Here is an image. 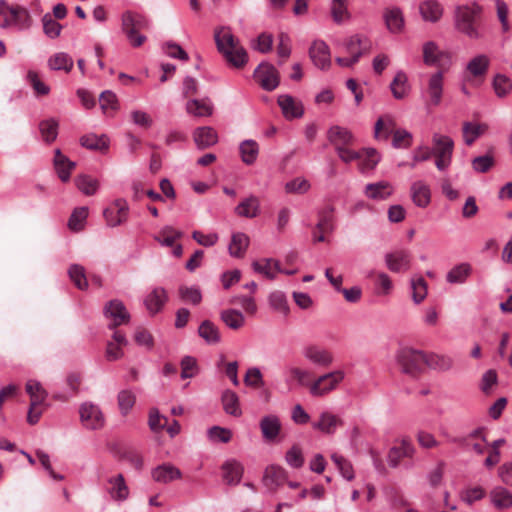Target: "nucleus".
Wrapping results in <instances>:
<instances>
[{
    "mask_svg": "<svg viewBox=\"0 0 512 512\" xmlns=\"http://www.w3.org/2000/svg\"><path fill=\"white\" fill-rule=\"evenodd\" d=\"M309 54L311 60L318 68L325 69L329 67L331 63L330 51L325 42L320 40L314 41L310 47Z\"/></svg>",
    "mask_w": 512,
    "mask_h": 512,
    "instance_id": "aec40b11",
    "label": "nucleus"
},
{
    "mask_svg": "<svg viewBox=\"0 0 512 512\" xmlns=\"http://www.w3.org/2000/svg\"><path fill=\"white\" fill-rule=\"evenodd\" d=\"M244 383L251 388H262L265 385L263 375L258 367H251L246 371Z\"/></svg>",
    "mask_w": 512,
    "mask_h": 512,
    "instance_id": "69168bd1",
    "label": "nucleus"
},
{
    "mask_svg": "<svg viewBox=\"0 0 512 512\" xmlns=\"http://www.w3.org/2000/svg\"><path fill=\"white\" fill-rule=\"evenodd\" d=\"M218 51L235 68H242L248 61L245 48L234 34H214Z\"/></svg>",
    "mask_w": 512,
    "mask_h": 512,
    "instance_id": "f257e3e1",
    "label": "nucleus"
},
{
    "mask_svg": "<svg viewBox=\"0 0 512 512\" xmlns=\"http://www.w3.org/2000/svg\"><path fill=\"white\" fill-rule=\"evenodd\" d=\"M167 301L166 291L157 287L154 288L145 298L144 304L151 314L158 313Z\"/></svg>",
    "mask_w": 512,
    "mask_h": 512,
    "instance_id": "7c9ffc66",
    "label": "nucleus"
},
{
    "mask_svg": "<svg viewBox=\"0 0 512 512\" xmlns=\"http://www.w3.org/2000/svg\"><path fill=\"white\" fill-rule=\"evenodd\" d=\"M487 129L488 126L484 123L464 122L462 128L464 142L468 146L472 145Z\"/></svg>",
    "mask_w": 512,
    "mask_h": 512,
    "instance_id": "ea45409f",
    "label": "nucleus"
},
{
    "mask_svg": "<svg viewBox=\"0 0 512 512\" xmlns=\"http://www.w3.org/2000/svg\"><path fill=\"white\" fill-rule=\"evenodd\" d=\"M80 144L87 149L104 151L108 149L109 140L105 135L87 134L80 138Z\"/></svg>",
    "mask_w": 512,
    "mask_h": 512,
    "instance_id": "8fccbe9b",
    "label": "nucleus"
},
{
    "mask_svg": "<svg viewBox=\"0 0 512 512\" xmlns=\"http://www.w3.org/2000/svg\"><path fill=\"white\" fill-rule=\"evenodd\" d=\"M87 216H88V208L87 207L76 208L69 218V221H68L69 228L75 232L82 230Z\"/></svg>",
    "mask_w": 512,
    "mask_h": 512,
    "instance_id": "0e129e2a",
    "label": "nucleus"
},
{
    "mask_svg": "<svg viewBox=\"0 0 512 512\" xmlns=\"http://www.w3.org/2000/svg\"><path fill=\"white\" fill-rule=\"evenodd\" d=\"M472 274V266L462 262L452 267L446 274V281L450 284H463Z\"/></svg>",
    "mask_w": 512,
    "mask_h": 512,
    "instance_id": "473e14b6",
    "label": "nucleus"
},
{
    "mask_svg": "<svg viewBox=\"0 0 512 512\" xmlns=\"http://www.w3.org/2000/svg\"><path fill=\"white\" fill-rule=\"evenodd\" d=\"M310 188V182L304 177H296L285 184V191L288 194H305Z\"/></svg>",
    "mask_w": 512,
    "mask_h": 512,
    "instance_id": "680f3d73",
    "label": "nucleus"
},
{
    "mask_svg": "<svg viewBox=\"0 0 512 512\" xmlns=\"http://www.w3.org/2000/svg\"><path fill=\"white\" fill-rule=\"evenodd\" d=\"M491 502L499 509L512 507V493L504 487H495L490 492Z\"/></svg>",
    "mask_w": 512,
    "mask_h": 512,
    "instance_id": "c03bdc74",
    "label": "nucleus"
},
{
    "mask_svg": "<svg viewBox=\"0 0 512 512\" xmlns=\"http://www.w3.org/2000/svg\"><path fill=\"white\" fill-rule=\"evenodd\" d=\"M117 402H118V407H119L120 413L123 416H126L131 411L133 406L135 405L136 396L133 393V391H131L129 389H124L118 393Z\"/></svg>",
    "mask_w": 512,
    "mask_h": 512,
    "instance_id": "6e6d98bb",
    "label": "nucleus"
},
{
    "mask_svg": "<svg viewBox=\"0 0 512 512\" xmlns=\"http://www.w3.org/2000/svg\"><path fill=\"white\" fill-rule=\"evenodd\" d=\"M413 136L406 129H398L392 138V146L395 149H406L412 145Z\"/></svg>",
    "mask_w": 512,
    "mask_h": 512,
    "instance_id": "774afa93",
    "label": "nucleus"
},
{
    "mask_svg": "<svg viewBox=\"0 0 512 512\" xmlns=\"http://www.w3.org/2000/svg\"><path fill=\"white\" fill-rule=\"evenodd\" d=\"M123 32H140L150 29L149 20L142 14L127 11L122 15Z\"/></svg>",
    "mask_w": 512,
    "mask_h": 512,
    "instance_id": "6ab92c4d",
    "label": "nucleus"
},
{
    "mask_svg": "<svg viewBox=\"0 0 512 512\" xmlns=\"http://www.w3.org/2000/svg\"><path fill=\"white\" fill-rule=\"evenodd\" d=\"M419 11L422 18L430 22L438 21L443 14L442 6L436 0H426L422 2L419 6Z\"/></svg>",
    "mask_w": 512,
    "mask_h": 512,
    "instance_id": "4c0bfd02",
    "label": "nucleus"
},
{
    "mask_svg": "<svg viewBox=\"0 0 512 512\" xmlns=\"http://www.w3.org/2000/svg\"><path fill=\"white\" fill-rule=\"evenodd\" d=\"M415 448L408 439H402L399 446H394L389 450L387 461L390 467L397 468L404 458H412Z\"/></svg>",
    "mask_w": 512,
    "mask_h": 512,
    "instance_id": "f3484780",
    "label": "nucleus"
},
{
    "mask_svg": "<svg viewBox=\"0 0 512 512\" xmlns=\"http://www.w3.org/2000/svg\"><path fill=\"white\" fill-rule=\"evenodd\" d=\"M223 478L230 485L240 482L243 475V466L236 460H228L222 466Z\"/></svg>",
    "mask_w": 512,
    "mask_h": 512,
    "instance_id": "f704fd0d",
    "label": "nucleus"
},
{
    "mask_svg": "<svg viewBox=\"0 0 512 512\" xmlns=\"http://www.w3.org/2000/svg\"><path fill=\"white\" fill-rule=\"evenodd\" d=\"M239 150L242 161L247 165L253 164L259 154V146L257 142L252 139L241 142Z\"/></svg>",
    "mask_w": 512,
    "mask_h": 512,
    "instance_id": "de8ad7c7",
    "label": "nucleus"
},
{
    "mask_svg": "<svg viewBox=\"0 0 512 512\" xmlns=\"http://www.w3.org/2000/svg\"><path fill=\"white\" fill-rule=\"evenodd\" d=\"M193 138L196 146L199 149H205L213 146L218 141L216 131L209 126L199 127L195 129Z\"/></svg>",
    "mask_w": 512,
    "mask_h": 512,
    "instance_id": "bb28decb",
    "label": "nucleus"
},
{
    "mask_svg": "<svg viewBox=\"0 0 512 512\" xmlns=\"http://www.w3.org/2000/svg\"><path fill=\"white\" fill-rule=\"evenodd\" d=\"M223 409L227 414L234 417H239L242 414V410L239 403L238 395L231 391L225 390L221 397Z\"/></svg>",
    "mask_w": 512,
    "mask_h": 512,
    "instance_id": "79ce46f5",
    "label": "nucleus"
},
{
    "mask_svg": "<svg viewBox=\"0 0 512 512\" xmlns=\"http://www.w3.org/2000/svg\"><path fill=\"white\" fill-rule=\"evenodd\" d=\"M262 436L266 441L274 440L280 433L281 423L277 416L267 415L260 421Z\"/></svg>",
    "mask_w": 512,
    "mask_h": 512,
    "instance_id": "2f4dec72",
    "label": "nucleus"
},
{
    "mask_svg": "<svg viewBox=\"0 0 512 512\" xmlns=\"http://www.w3.org/2000/svg\"><path fill=\"white\" fill-rule=\"evenodd\" d=\"M198 334L209 345H216L221 341L218 327L210 320H204L199 325Z\"/></svg>",
    "mask_w": 512,
    "mask_h": 512,
    "instance_id": "e433bc0d",
    "label": "nucleus"
},
{
    "mask_svg": "<svg viewBox=\"0 0 512 512\" xmlns=\"http://www.w3.org/2000/svg\"><path fill=\"white\" fill-rule=\"evenodd\" d=\"M68 275L78 289L85 290L88 287L86 273L83 266L79 264H72L68 269Z\"/></svg>",
    "mask_w": 512,
    "mask_h": 512,
    "instance_id": "4d7b16f0",
    "label": "nucleus"
},
{
    "mask_svg": "<svg viewBox=\"0 0 512 512\" xmlns=\"http://www.w3.org/2000/svg\"><path fill=\"white\" fill-rule=\"evenodd\" d=\"M344 378L345 372L342 370L322 374L309 385V393L316 398L324 397L336 390Z\"/></svg>",
    "mask_w": 512,
    "mask_h": 512,
    "instance_id": "423d86ee",
    "label": "nucleus"
},
{
    "mask_svg": "<svg viewBox=\"0 0 512 512\" xmlns=\"http://www.w3.org/2000/svg\"><path fill=\"white\" fill-rule=\"evenodd\" d=\"M398 129L396 128L395 118L391 114H385L380 116L375 122L374 137L379 141H387Z\"/></svg>",
    "mask_w": 512,
    "mask_h": 512,
    "instance_id": "a211bd4d",
    "label": "nucleus"
},
{
    "mask_svg": "<svg viewBox=\"0 0 512 512\" xmlns=\"http://www.w3.org/2000/svg\"><path fill=\"white\" fill-rule=\"evenodd\" d=\"M303 357L317 367H329L334 362L331 351L316 344H309L302 349Z\"/></svg>",
    "mask_w": 512,
    "mask_h": 512,
    "instance_id": "9b49d317",
    "label": "nucleus"
},
{
    "mask_svg": "<svg viewBox=\"0 0 512 512\" xmlns=\"http://www.w3.org/2000/svg\"><path fill=\"white\" fill-rule=\"evenodd\" d=\"M384 19L386 26L390 31H396L403 28L404 19L399 8H392L387 10L384 14Z\"/></svg>",
    "mask_w": 512,
    "mask_h": 512,
    "instance_id": "bf43d9fd",
    "label": "nucleus"
},
{
    "mask_svg": "<svg viewBox=\"0 0 512 512\" xmlns=\"http://www.w3.org/2000/svg\"><path fill=\"white\" fill-rule=\"evenodd\" d=\"M251 47L260 53H268L273 47L272 34H256L254 38L250 40Z\"/></svg>",
    "mask_w": 512,
    "mask_h": 512,
    "instance_id": "e2e57ef3",
    "label": "nucleus"
},
{
    "mask_svg": "<svg viewBox=\"0 0 512 512\" xmlns=\"http://www.w3.org/2000/svg\"><path fill=\"white\" fill-rule=\"evenodd\" d=\"M433 147L432 155L435 156V165L439 171H445L449 168L452 161L454 150V141L451 137L434 133L432 136Z\"/></svg>",
    "mask_w": 512,
    "mask_h": 512,
    "instance_id": "39448f33",
    "label": "nucleus"
},
{
    "mask_svg": "<svg viewBox=\"0 0 512 512\" xmlns=\"http://www.w3.org/2000/svg\"><path fill=\"white\" fill-rule=\"evenodd\" d=\"M411 197L416 206L425 208L431 200L429 186L421 180L414 182L411 185Z\"/></svg>",
    "mask_w": 512,
    "mask_h": 512,
    "instance_id": "72a5a7b5",
    "label": "nucleus"
},
{
    "mask_svg": "<svg viewBox=\"0 0 512 512\" xmlns=\"http://www.w3.org/2000/svg\"><path fill=\"white\" fill-rule=\"evenodd\" d=\"M371 48V42L365 34H352L345 38L340 46V51L345 56L336 58V62L344 67H350Z\"/></svg>",
    "mask_w": 512,
    "mask_h": 512,
    "instance_id": "f03ea898",
    "label": "nucleus"
},
{
    "mask_svg": "<svg viewBox=\"0 0 512 512\" xmlns=\"http://www.w3.org/2000/svg\"><path fill=\"white\" fill-rule=\"evenodd\" d=\"M234 212L239 217L256 218L261 212L260 199L255 195H250L240 201L235 207Z\"/></svg>",
    "mask_w": 512,
    "mask_h": 512,
    "instance_id": "5701e85b",
    "label": "nucleus"
},
{
    "mask_svg": "<svg viewBox=\"0 0 512 512\" xmlns=\"http://www.w3.org/2000/svg\"><path fill=\"white\" fill-rule=\"evenodd\" d=\"M375 294L379 296L389 295L393 290V282L390 276L384 272H379L374 280Z\"/></svg>",
    "mask_w": 512,
    "mask_h": 512,
    "instance_id": "13d9d810",
    "label": "nucleus"
},
{
    "mask_svg": "<svg viewBox=\"0 0 512 512\" xmlns=\"http://www.w3.org/2000/svg\"><path fill=\"white\" fill-rule=\"evenodd\" d=\"M451 58L449 51L441 49L434 42H427L423 46V61L428 66L447 68L451 64Z\"/></svg>",
    "mask_w": 512,
    "mask_h": 512,
    "instance_id": "9d476101",
    "label": "nucleus"
},
{
    "mask_svg": "<svg viewBox=\"0 0 512 512\" xmlns=\"http://www.w3.org/2000/svg\"><path fill=\"white\" fill-rule=\"evenodd\" d=\"M456 27L462 32H475L482 20V7L473 2L455 8Z\"/></svg>",
    "mask_w": 512,
    "mask_h": 512,
    "instance_id": "20e7f679",
    "label": "nucleus"
},
{
    "mask_svg": "<svg viewBox=\"0 0 512 512\" xmlns=\"http://www.w3.org/2000/svg\"><path fill=\"white\" fill-rule=\"evenodd\" d=\"M74 182L76 187L86 196L96 194L100 186L99 181L96 178L86 174L78 175Z\"/></svg>",
    "mask_w": 512,
    "mask_h": 512,
    "instance_id": "49530a36",
    "label": "nucleus"
},
{
    "mask_svg": "<svg viewBox=\"0 0 512 512\" xmlns=\"http://www.w3.org/2000/svg\"><path fill=\"white\" fill-rule=\"evenodd\" d=\"M252 267L255 272L264 275L268 279H275L277 271H281L278 261L272 258H264L254 261Z\"/></svg>",
    "mask_w": 512,
    "mask_h": 512,
    "instance_id": "c9c22d12",
    "label": "nucleus"
},
{
    "mask_svg": "<svg viewBox=\"0 0 512 512\" xmlns=\"http://www.w3.org/2000/svg\"><path fill=\"white\" fill-rule=\"evenodd\" d=\"M444 85V73L443 71H437L433 73L428 80L427 94L429 96L430 103L433 106H438L441 103L443 95Z\"/></svg>",
    "mask_w": 512,
    "mask_h": 512,
    "instance_id": "4be33fe9",
    "label": "nucleus"
},
{
    "mask_svg": "<svg viewBox=\"0 0 512 512\" xmlns=\"http://www.w3.org/2000/svg\"><path fill=\"white\" fill-rule=\"evenodd\" d=\"M82 425L89 430H99L105 425V416L97 404L84 402L79 408Z\"/></svg>",
    "mask_w": 512,
    "mask_h": 512,
    "instance_id": "1a4fd4ad",
    "label": "nucleus"
},
{
    "mask_svg": "<svg viewBox=\"0 0 512 512\" xmlns=\"http://www.w3.org/2000/svg\"><path fill=\"white\" fill-rule=\"evenodd\" d=\"M182 235V232L176 231L171 226H165L157 235L154 236V239L162 246L171 247L177 239L182 237Z\"/></svg>",
    "mask_w": 512,
    "mask_h": 512,
    "instance_id": "5fc2aeb1",
    "label": "nucleus"
},
{
    "mask_svg": "<svg viewBox=\"0 0 512 512\" xmlns=\"http://www.w3.org/2000/svg\"><path fill=\"white\" fill-rule=\"evenodd\" d=\"M277 102L282 110L284 117L288 120L301 118L304 114V107L302 102L288 94L280 95Z\"/></svg>",
    "mask_w": 512,
    "mask_h": 512,
    "instance_id": "dca6fc26",
    "label": "nucleus"
},
{
    "mask_svg": "<svg viewBox=\"0 0 512 512\" xmlns=\"http://www.w3.org/2000/svg\"><path fill=\"white\" fill-rule=\"evenodd\" d=\"M182 477L181 471L172 464H162L152 471V478L159 483H169Z\"/></svg>",
    "mask_w": 512,
    "mask_h": 512,
    "instance_id": "a878e982",
    "label": "nucleus"
},
{
    "mask_svg": "<svg viewBox=\"0 0 512 512\" xmlns=\"http://www.w3.org/2000/svg\"><path fill=\"white\" fill-rule=\"evenodd\" d=\"M286 480V471L278 465L268 466L262 478L264 486L270 491H276Z\"/></svg>",
    "mask_w": 512,
    "mask_h": 512,
    "instance_id": "412c9836",
    "label": "nucleus"
},
{
    "mask_svg": "<svg viewBox=\"0 0 512 512\" xmlns=\"http://www.w3.org/2000/svg\"><path fill=\"white\" fill-rule=\"evenodd\" d=\"M75 166V162L69 160L65 155H63L60 149L55 150L54 167L61 181H69L71 172Z\"/></svg>",
    "mask_w": 512,
    "mask_h": 512,
    "instance_id": "c85d7f7f",
    "label": "nucleus"
},
{
    "mask_svg": "<svg viewBox=\"0 0 512 512\" xmlns=\"http://www.w3.org/2000/svg\"><path fill=\"white\" fill-rule=\"evenodd\" d=\"M220 318L227 327L233 330H238L245 324L244 315L235 309L221 311Z\"/></svg>",
    "mask_w": 512,
    "mask_h": 512,
    "instance_id": "3c124183",
    "label": "nucleus"
},
{
    "mask_svg": "<svg viewBox=\"0 0 512 512\" xmlns=\"http://www.w3.org/2000/svg\"><path fill=\"white\" fill-rule=\"evenodd\" d=\"M186 110L197 117H206L212 114V106L209 101L193 99L187 102Z\"/></svg>",
    "mask_w": 512,
    "mask_h": 512,
    "instance_id": "864d4df0",
    "label": "nucleus"
},
{
    "mask_svg": "<svg viewBox=\"0 0 512 512\" xmlns=\"http://www.w3.org/2000/svg\"><path fill=\"white\" fill-rule=\"evenodd\" d=\"M26 392L30 396L32 406H42L48 394L37 380H29L26 383Z\"/></svg>",
    "mask_w": 512,
    "mask_h": 512,
    "instance_id": "37998d69",
    "label": "nucleus"
},
{
    "mask_svg": "<svg viewBox=\"0 0 512 512\" xmlns=\"http://www.w3.org/2000/svg\"><path fill=\"white\" fill-rule=\"evenodd\" d=\"M249 245V237L241 232L234 233L229 244V254L233 257L240 258L244 255Z\"/></svg>",
    "mask_w": 512,
    "mask_h": 512,
    "instance_id": "a18cd8bd",
    "label": "nucleus"
},
{
    "mask_svg": "<svg viewBox=\"0 0 512 512\" xmlns=\"http://www.w3.org/2000/svg\"><path fill=\"white\" fill-rule=\"evenodd\" d=\"M342 424L343 422L338 416L330 412H322L319 421L314 422L312 427L325 434H334L337 427Z\"/></svg>",
    "mask_w": 512,
    "mask_h": 512,
    "instance_id": "cd10ccee",
    "label": "nucleus"
},
{
    "mask_svg": "<svg viewBox=\"0 0 512 512\" xmlns=\"http://www.w3.org/2000/svg\"><path fill=\"white\" fill-rule=\"evenodd\" d=\"M392 193L390 185L387 182H377L368 184L365 188V194L368 198L375 200H384Z\"/></svg>",
    "mask_w": 512,
    "mask_h": 512,
    "instance_id": "09e8293b",
    "label": "nucleus"
},
{
    "mask_svg": "<svg viewBox=\"0 0 512 512\" xmlns=\"http://www.w3.org/2000/svg\"><path fill=\"white\" fill-rule=\"evenodd\" d=\"M108 484V493L113 500L123 502L129 497V488L122 474L110 477Z\"/></svg>",
    "mask_w": 512,
    "mask_h": 512,
    "instance_id": "b1692460",
    "label": "nucleus"
},
{
    "mask_svg": "<svg viewBox=\"0 0 512 512\" xmlns=\"http://www.w3.org/2000/svg\"><path fill=\"white\" fill-rule=\"evenodd\" d=\"M331 460L337 466L343 478H345L348 481H351L354 478V471L352 465L343 456L334 453L331 455Z\"/></svg>",
    "mask_w": 512,
    "mask_h": 512,
    "instance_id": "338daca9",
    "label": "nucleus"
},
{
    "mask_svg": "<svg viewBox=\"0 0 512 512\" xmlns=\"http://www.w3.org/2000/svg\"><path fill=\"white\" fill-rule=\"evenodd\" d=\"M396 360L405 374L416 375L426 364V357L422 351L412 348H402L397 352Z\"/></svg>",
    "mask_w": 512,
    "mask_h": 512,
    "instance_id": "0eeeda50",
    "label": "nucleus"
},
{
    "mask_svg": "<svg viewBox=\"0 0 512 512\" xmlns=\"http://www.w3.org/2000/svg\"><path fill=\"white\" fill-rule=\"evenodd\" d=\"M490 60L488 56L479 54L473 57L466 65L463 73V81L473 86L480 85L489 69Z\"/></svg>",
    "mask_w": 512,
    "mask_h": 512,
    "instance_id": "6e6552de",
    "label": "nucleus"
},
{
    "mask_svg": "<svg viewBox=\"0 0 512 512\" xmlns=\"http://www.w3.org/2000/svg\"><path fill=\"white\" fill-rule=\"evenodd\" d=\"M73 59L64 52H58L48 59V66L51 70H63L70 72L73 68Z\"/></svg>",
    "mask_w": 512,
    "mask_h": 512,
    "instance_id": "603ef678",
    "label": "nucleus"
},
{
    "mask_svg": "<svg viewBox=\"0 0 512 512\" xmlns=\"http://www.w3.org/2000/svg\"><path fill=\"white\" fill-rule=\"evenodd\" d=\"M333 211V207L329 206L318 213V222L312 235L314 242H324L326 240L324 233L334 230Z\"/></svg>",
    "mask_w": 512,
    "mask_h": 512,
    "instance_id": "2eb2a0df",
    "label": "nucleus"
},
{
    "mask_svg": "<svg viewBox=\"0 0 512 512\" xmlns=\"http://www.w3.org/2000/svg\"><path fill=\"white\" fill-rule=\"evenodd\" d=\"M31 22V17L24 7L0 0V28L26 30L31 27Z\"/></svg>",
    "mask_w": 512,
    "mask_h": 512,
    "instance_id": "7ed1b4c3",
    "label": "nucleus"
},
{
    "mask_svg": "<svg viewBox=\"0 0 512 512\" xmlns=\"http://www.w3.org/2000/svg\"><path fill=\"white\" fill-rule=\"evenodd\" d=\"M390 90L393 97L397 100L404 99L410 92V85L408 77L402 70L396 72L392 82L390 83Z\"/></svg>",
    "mask_w": 512,
    "mask_h": 512,
    "instance_id": "c756f323",
    "label": "nucleus"
},
{
    "mask_svg": "<svg viewBox=\"0 0 512 512\" xmlns=\"http://www.w3.org/2000/svg\"><path fill=\"white\" fill-rule=\"evenodd\" d=\"M327 138L335 149L342 146H349L353 142L352 133L347 128L338 125L329 128Z\"/></svg>",
    "mask_w": 512,
    "mask_h": 512,
    "instance_id": "393cba45",
    "label": "nucleus"
},
{
    "mask_svg": "<svg viewBox=\"0 0 512 512\" xmlns=\"http://www.w3.org/2000/svg\"><path fill=\"white\" fill-rule=\"evenodd\" d=\"M384 259L387 268L391 272L400 273L409 270L411 253L405 249H397L387 253Z\"/></svg>",
    "mask_w": 512,
    "mask_h": 512,
    "instance_id": "4468645a",
    "label": "nucleus"
},
{
    "mask_svg": "<svg viewBox=\"0 0 512 512\" xmlns=\"http://www.w3.org/2000/svg\"><path fill=\"white\" fill-rule=\"evenodd\" d=\"M286 372L288 374L287 381H295L299 386L309 389V385L312 383V373L308 369L299 366H289Z\"/></svg>",
    "mask_w": 512,
    "mask_h": 512,
    "instance_id": "a19ab883",
    "label": "nucleus"
},
{
    "mask_svg": "<svg viewBox=\"0 0 512 512\" xmlns=\"http://www.w3.org/2000/svg\"><path fill=\"white\" fill-rule=\"evenodd\" d=\"M360 154L358 160L362 172L373 170L381 159L379 152L374 148H364L360 151Z\"/></svg>",
    "mask_w": 512,
    "mask_h": 512,
    "instance_id": "58836bf2",
    "label": "nucleus"
},
{
    "mask_svg": "<svg viewBox=\"0 0 512 512\" xmlns=\"http://www.w3.org/2000/svg\"><path fill=\"white\" fill-rule=\"evenodd\" d=\"M254 78L266 91H273L279 85V73L277 69L268 63H261L254 71Z\"/></svg>",
    "mask_w": 512,
    "mask_h": 512,
    "instance_id": "ddd939ff",
    "label": "nucleus"
},
{
    "mask_svg": "<svg viewBox=\"0 0 512 512\" xmlns=\"http://www.w3.org/2000/svg\"><path fill=\"white\" fill-rule=\"evenodd\" d=\"M104 315L110 320L108 325L110 329L126 324L130 320V314L124 303L118 299L111 300L105 305Z\"/></svg>",
    "mask_w": 512,
    "mask_h": 512,
    "instance_id": "f8f14e48",
    "label": "nucleus"
},
{
    "mask_svg": "<svg viewBox=\"0 0 512 512\" xmlns=\"http://www.w3.org/2000/svg\"><path fill=\"white\" fill-rule=\"evenodd\" d=\"M42 138L47 143L53 142L58 135V122L54 119L43 120L39 124Z\"/></svg>",
    "mask_w": 512,
    "mask_h": 512,
    "instance_id": "052dcab7",
    "label": "nucleus"
}]
</instances>
